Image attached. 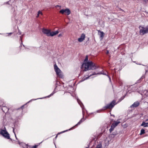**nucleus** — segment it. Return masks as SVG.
<instances>
[{"label": "nucleus", "mask_w": 148, "mask_h": 148, "mask_svg": "<svg viewBox=\"0 0 148 148\" xmlns=\"http://www.w3.org/2000/svg\"><path fill=\"white\" fill-rule=\"evenodd\" d=\"M84 67L85 69L84 70V71H86L89 70H94L96 68L95 63L92 61H88L87 62L83 63L82 65L81 68Z\"/></svg>", "instance_id": "nucleus-1"}, {"label": "nucleus", "mask_w": 148, "mask_h": 148, "mask_svg": "<svg viewBox=\"0 0 148 148\" xmlns=\"http://www.w3.org/2000/svg\"><path fill=\"white\" fill-rule=\"evenodd\" d=\"M54 67L55 71L57 76L60 78H62L63 76L60 69L58 68L56 64H54Z\"/></svg>", "instance_id": "nucleus-2"}, {"label": "nucleus", "mask_w": 148, "mask_h": 148, "mask_svg": "<svg viewBox=\"0 0 148 148\" xmlns=\"http://www.w3.org/2000/svg\"><path fill=\"white\" fill-rule=\"evenodd\" d=\"M139 29L140 34L141 35L148 33V27H144L140 26H139Z\"/></svg>", "instance_id": "nucleus-3"}, {"label": "nucleus", "mask_w": 148, "mask_h": 148, "mask_svg": "<svg viewBox=\"0 0 148 148\" xmlns=\"http://www.w3.org/2000/svg\"><path fill=\"white\" fill-rule=\"evenodd\" d=\"M0 134H1L5 138L7 139L10 138V135L7 132L6 130L0 129Z\"/></svg>", "instance_id": "nucleus-4"}, {"label": "nucleus", "mask_w": 148, "mask_h": 148, "mask_svg": "<svg viewBox=\"0 0 148 148\" xmlns=\"http://www.w3.org/2000/svg\"><path fill=\"white\" fill-rule=\"evenodd\" d=\"M116 104L115 101L113 100L110 104H107L106 106L104 107L103 110H105L107 109L112 108Z\"/></svg>", "instance_id": "nucleus-5"}, {"label": "nucleus", "mask_w": 148, "mask_h": 148, "mask_svg": "<svg viewBox=\"0 0 148 148\" xmlns=\"http://www.w3.org/2000/svg\"><path fill=\"white\" fill-rule=\"evenodd\" d=\"M59 12L62 14L65 13L67 15H69L71 14V11L68 8H66L64 9H62Z\"/></svg>", "instance_id": "nucleus-6"}, {"label": "nucleus", "mask_w": 148, "mask_h": 148, "mask_svg": "<svg viewBox=\"0 0 148 148\" xmlns=\"http://www.w3.org/2000/svg\"><path fill=\"white\" fill-rule=\"evenodd\" d=\"M50 30L43 28L42 30V32L43 34H45L47 36H49Z\"/></svg>", "instance_id": "nucleus-7"}, {"label": "nucleus", "mask_w": 148, "mask_h": 148, "mask_svg": "<svg viewBox=\"0 0 148 148\" xmlns=\"http://www.w3.org/2000/svg\"><path fill=\"white\" fill-rule=\"evenodd\" d=\"M0 106H2V110L4 112H7L9 110L8 108L5 107L3 104H0Z\"/></svg>", "instance_id": "nucleus-8"}, {"label": "nucleus", "mask_w": 148, "mask_h": 148, "mask_svg": "<svg viewBox=\"0 0 148 148\" xmlns=\"http://www.w3.org/2000/svg\"><path fill=\"white\" fill-rule=\"evenodd\" d=\"M85 38V35L83 34H81L80 37L78 38V40L79 42H81L84 41Z\"/></svg>", "instance_id": "nucleus-9"}, {"label": "nucleus", "mask_w": 148, "mask_h": 148, "mask_svg": "<svg viewBox=\"0 0 148 148\" xmlns=\"http://www.w3.org/2000/svg\"><path fill=\"white\" fill-rule=\"evenodd\" d=\"M59 33V32L58 31H56L54 32H50L49 36H55L57 34H58Z\"/></svg>", "instance_id": "nucleus-10"}, {"label": "nucleus", "mask_w": 148, "mask_h": 148, "mask_svg": "<svg viewBox=\"0 0 148 148\" xmlns=\"http://www.w3.org/2000/svg\"><path fill=\"white\" fill-rule=\"evenodd\" d=\"M102 73H95V72H94V73H92V74H90L89 76L88 77H84L83 78V81H84V80H86V79H88L89 77H90L92 75H95V74H101Z\"/></svg>", "instance_id": "nucleus-11"}, {"label": "nucleus", "mask_w": 148, "mask_h": 148, "mask_svg": "<svg viewBox=\"0 0 148 148\" xmlns=\"http://www.w3.org/2000/svg\"><path fill=\"white\" fill-rule=\"evenodd\" d=\"M139 105V103L138 102L136 101L131 106V107H136L138 106Z\"/></svg>", "instance_id": "nucleus-12"}, {"label": "nucleus", "mask_w": 148, "mask_h": 148, "mask_svg": "<svg viewBox=\"0 0 148 148\" xmlns=\"http://www.w3.org/2000/svg\"><path fill=\"white\" fill-rule=\"evenodd\" d=\"M114 124L112 123V125L111 126V127L110 129H109V131L110 132H111L112 131L114 130V128L116 127V126H115Z\"/></svg>", "instance_id": "nucleus-13"}, {"label": "nucleus", "mask_w": 148, "mask_h": 148, "mask_svg": "<svg viewBox=\"0 0 148 148\" xmlns=\"http://www.w3.org/2000/svg\"><path fill=\"white\" fill-rule=\"evenodd\" d=\"M141 126H143L144 127H148V123H145V122L143 121L142 122V123L141 124Z\"/></svg>", "instance_id": "nucleus-14"}, {"label": "nucleus", "mask_w": 148, "mask_h": 148, "mask_svg": "<svg viewBox=\"0 0 148 148\" xmlns=\"http://www.w3.org/2000/svg\"><path fill=\"white\" fill-rule=\"evenodd\" d=\"M120 123V121H116L114 122V123H112L114 124V125H115V126L116 127Z\"/></svg>", "instance_id": "nucleus-15"}, {"label": "nucleus", "mask_w": 148, "mask_h": 148, "mask_svg": "<svg viewBox=\"0 0 148 148\" xmlns=\"http://www.w3.org/2000/svg\"><path fill=\"white\" fill-rule=\"evenodd\" d=\"M145 133V130L143 129H142L140 130V135H142Z\"/></svg>", "instance_id": "nucleus-16"}, {"label": "nucleus", "mask_w": 148, "mask_h": 148, "mask_svg": "<svg viewBox=\"0 0 148 148\" xmlns=\"http://www.w3.org/2000/svg\"><path fill=\"white\" fill-rule=\"evenodd\" d=\"M40 14H41V15H42V12L40 11H39L38 12V14L36 16V17H38V16H39V15H40Z\"/></svg>", "instance_id": "nucleus-17"}, {"label": "nucleus", "mask_w": 148, "mask_h": 148, "mask_svg": "<svg viewBox=\"0 0 148 148\" xmlns=\"http://www.w3.org/2000/svg\"><path fill=\"white\" fill-rule=\"evenodd\" d=\"M100 36L101 37L103 38L104 36V33L103 32L100 31Z\"/></svg>", "instance_id": "nucleus-18"}, {"label": "nucleus", "mask_w": 148, "mask_h": 148, "mask_svg": "<svg viewBox=\"0 0 148 148\" xmlns=\"http://www.w3.org/2000/svg\"><path fill=\"white\" fill-rule=\"evenodd\" d=\"M88 60V56H86L84 60V62H85L86 61H87Z\"/></svg>", "instance_id": "nucleus-19"}, {"label": "nucleus", "mask_w": 148, "mask_h": 148, "mask_svg": "<svg viewBox=\"0 0 148 148\" xmlns=\"http://www.w3.org/2000/svg\"><path fill=\"white\" fill-rule=\"evenodd\" d=\"M82 121H83L82 120V119L79 121L77 123V124L76 125H79L81 123H82Z\"/></svg>", "instance_id": "nucleus-20"}, {"label": "nucleus", "mask_w": 148, "mask_h": 148, "mask_svg": "<svg viewBox=\"0 0 148 148\" xmlns=\"http://www.w3.org/2000/svg\"><path fill=\"white\" fill-rule=\"evenodd\" d=\"M77 102H78V103H79V104L81 106V107H82V106H81V104H80L81 101H80V100H79L78 99H77Z\"/></svg>", "instance_id": "nucleus-21"}, {"label": "nucleus", "mask_w": 148, "mask_h": 148, "mask_svg": "<svg viewBox=\"0 0 148 148\" xmlns=\"http://www.w3.org/2000/svg\"><path fill=\"white\" fill-rule=\"evenodd\" d=\"M101 145H98L96 147V148H101Z\"/></svg>", "instance_id": "nucleus-22"}, {"label": "nucleus", "mask_w": 148, "mask_h": 148, "mask_svg": "<svg viewBox=\"0 0 148 148\" xmlns=\"http://www.w3.org/2000/svg\"><path fill=\"white\" fill-rule=\"evenodd\" d=\"M13 132H14V134L15 136V137H16V139H17V137H16V134H15V132H14V129H13Z\"/></svg>", "instance_id": "nucleus-23"}, {"label": "nucleus", "mask_w": 148, "mask_h": 148, "mask_svg": "<svg viewBox=\"0 0 148 148\" xmlns=\"http://www.w3.org/2000/svg\"><path fill=\"white\" fill-rule=\"evenodd\" d=\"M62 36V34H60L58 35V36L60 37Z\"/></svg>", "instance_id": "nucleus-24"}, {"label": "nucleus", "mask_w": 148, "mask_h": 148, "mask_svg": "<svg viewBox=\"0 0 148 148\" xmlns=\"http://www.w3.org/2000/svg\"><path fill=\"white\" fill-rule=\"evenodd\" d=\"M56 7H59L60 8H61V6H59L58 5H57L56 6Z\"/></svg>", "instance_id": "nucleus-25"}, {"label": "nucleus", "mask_w": 148, "mask_h": 148, "mask_svg": "<svg viewBox=\"0 0 148 148\" xmlns=\"http://www.w3.org/2000/svg\"><path fill=\"white\" fill-rule=\"evenodd\" d=\"M134 62V63H136V64H139V65H141V64H138V63H136V62L134 61V62Z\"/></svg>", "instance_id": "nucleus-26"}, {"label": "nucleus", "mask_w": 148, "mask_h": 148, "mask_svg": "<svg viewBox=\"0 0 148 148\" xmlns=\"http://www.w3.org/2000/svg\"><path fill=\"white\" fill-rule=\"evenodd\" d=\"M67 131V130H66V131H63L62 132H61L60 133H64L65 132H66Z\"/></svg>", "instance_id": "nucleus-27"}, {"label": "nucleus", "mask_w": 148, "mask_h": 148, "mask_svg": "<svg viewBox=\"0 0 148 148\" xmlns=\"http://www.w3.org/2000/svg\"><path fill=\"white\" fill-rule=\"evenodd\" d=\"M109 53V51H107V52H106V53L107 54H108Z\"/></svg>", "instance_id": "nucleus-28"}, {"label": "nucleus", "mask_w": 148, "mask_h": 148, "mask_svg": "<svg viewBox=\"0 0 148 148\" xmlns=\"http://www.w3.org/2000/svg\"><path fill=\"white\" fill-rule=\"evenodd\" d=\"M12 34V33H9L8 34H9V35H11V34Z\"/></svg>", "instance_id": "nucleus-29"}, {"label": "nucleus", "mask_w": 148, "mask_h": 148, "mask_svg": "<svg viewBox=\"0 0 148 148\" xmlns=\"http://www.w3.org/2000/svg\"><path fill=\"white\" fill-rule=\"evenodd\" d=\"M24 107V106H21V108L22 109Z\"/></svg>", "instance_id": "nucleus-30"}, {"label": "nucleus", "mask_w": 148, "mask_h": 148, "mask_svg": "<svg viewBox=\"0 0 148 148\" xmlns=\"http://www.w3.org/2000/svg\"><path fill=\"white\" fill-rule=\"evenodd\" d=\"M53 94L52 93H51L50 95V96H51L52 95H53Z\"/></svg>", "instance_id": "nucleus-31"}, {"label": "nucleus", "mask_w": 148, "mask_h": 148, "mask_svg": "<svg viewBox=\"0 0 148 148\" xmlns=\"http://www.w3.org/2000/svg\"><path fill=\"white\" fill-rule=\"evenodd\" d=\"M21 32H19V34L20 35L21 34Z\"/></svg>", "instance_id": "nucleus-32"}, {"label": "nucleus", "mask_w": 148, "mask_h": 148, "mask_svg": "<svg viewBox=\"0 0 148 148\" xmlns=\"http://www.w3.org/2000/svg\"><path fill=\"white\" fill-rule=\"evenodd\" d=\"M57 136H56V138H57Z\"/></svg>", "instance_id": "nucleus-33"}, {"label": "nucleus", "mask_w": 148, "mask_h": 148, "mask_svg": "<svg viewBox=\"0 0 148 148\" xmlns=\"http://www.w3.org/2000/svg\"><path fill=\"white\" fill-rule=\"evenodd\" d=\"M80 104H82V103H81V102H80Z\"/></svg>", "instance_id": "nucleus-34"}, {"label": "nucleus", "mask_w": 148, "mask_h": 148, "mask_svg": "<svg viewBox=\"0 0 148 148\" xmlns=\"http://www.w3.org/2000/svg\"><path fill=\"white\" fill-rule=\"evenodd\" d=\"M34 147H33L32 148H34Z\"/></svg>", "instance_id": "nucleus-35"}, {"label": "nucleus", "mask_w": 148, "mask_h": 148, "mask_svg": "<svg viewBox=\"0 0 148 148\" xmlns=\"http://www.w3.org/2000/svg\"><path fill=\"white\" fill-rule=\"evenodd\" d=\"M85 148H88V147H86Z\"/></svg>", "instance_id": "nucleus-36"}]
</instances>
